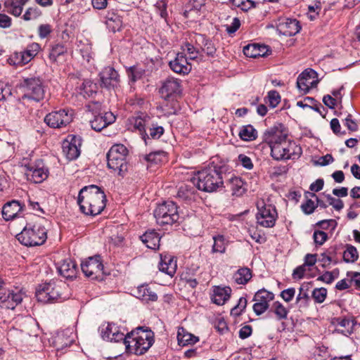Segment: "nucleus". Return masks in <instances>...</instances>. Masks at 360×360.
<instances>
[{"label": "nucleus", "instance_id": "1", "mask_svg": "<svg viewBox=\"0 0 360 360\" xmlns=\"http://www.w3.org/2000/svg\"><path fill=\"white\" fill-rule=\"evenodd\" d=\"M264 141L271 148V157L276 160H295L302 154V148L293 141L288 139L281 125L274 126L265 131Z\"/></svg>", "mask_w": 360, "mask_h": 360}, {"label": "nucleus", "instance_id": "2", "mask_svg": "<svg viewBox=\"0 0 360 360\" xmlns=\"http://www.w3.org/2000/svg\"><path fill=\"white\" fill-rule=\"evenodd\" d=\"M105 202L104 192L96 185L84 186L79 192L77 203L80 210L86 215L100 214L105 207Z\"/></svg>", "mask_w": 360, "mask_h": 360}, {"label": "nucleus", "instance_id": "3", "mask_svg": "<svg viewBox=\"0 0 360 360\" xmlns=\"http://www.w3.org/2000/svg\"><path fill=\"white\" fill-rule=\"evenodd\" d=\"M154 343V333L147 327L139 326L127 333L124 345L127 352L136 355L145 354Z\"/></svg>", "mask_w": 360, "mask_h": 360}, {"label": "nucleus", "instance_id": "4", "mask_svg": "<svg viewBox=\"0 0 360 360\" xmlns=\"http://www.w3.org/2000/svg\"><path fill=\"white\" fill-rule=\"evenodd\" d=\"M192 181L199 190L211 193L224 186V175L220 167L210 166L198 171Z\"/></svg>", "mask_w": 360, "mask_h": 360}, {"label": "nucleus", "instance_id": "5", "mask_svg": "<svg viewBox=\"0 0 360 360\" xmlns=\"http://www.w3.org/2000/svg\"><path fill=\"white\" fill-rule=\"evenodd\" d=\"M16 238L25 246L41 245L47 239V230L41 222L27 223L21 232L16 235Z\"/></svg>", "mask_w": 360, "mask_h": 360}, {"label": "nucleus", "instance_id": "6", "mask_svg": "<svg viewBox=\"0 0 360 360\" xmlns=\"http://www.w3.org/2000/svg\"><path fill=\"white\" fill-rule=\"evenodd\" d=\"M127 148L122 144L112 146L107 154L108 167L122 175L127 170L126 156Z\"/></svg>", "mask_w": 360, "mask_h": 360}, {"label": "nucleus", "instance_id": "7", "mask_svg": "<svg viewBox=\"0 0 360 360\" xmlns=\"http://www.w3.org/2000/svg\"><path fill=\"white\" fill-rule=\"evenodd\" d=\"M61 288V285L54 281L44 283L37 290L36 297L39 302L43 303L65 300L69 296L62 292Z\"/></svg>", "mask_w": 360, "mask_h": 360}, {"label": "nucleus", "instance_id": "8", "mask_svg": "<svg viewBox=\"0 0 360 360\" xmlns=\"http://www.w3.org/2000/svg\"><path fill=\"white\" fill-rule=\"evenodd\" d=\"M154 217L160 225L172 224L179 219L177 206L173 201H165L157 206Z\"/></svg>", "mask_w": 360, "mask_h": 360}, {"label": "nucleus", "instance_id": "9", "mask_svg": "<svg viewBox=\"0 0 360 360\" xmlns=\"http://www.w3.org/2000/svg\"><path fill=\"white\" fill-rule=\"evenodd\" d=\"M22 89L23 92L22 98L39 102L44 97V86L39 78L25 79L22 84Z\"/></svg>", "mask_w": 360, "mask_h": 360}, {"label": "nucleus", "instance_id": "10", "mask_svg": "<svg viewBox=\"0 0 360 360\" xmlns=\"http://www.w3.org/2000/svg\"><path fill=\"white\" fill-rule=\"evenodd\" d=\"M98 331L103 340L115 342H124L126 330L115 323H103L100 326Z\"/></svg>", "mask_w": 360, "mask_h": 360}, {"label": "nucleus", "instance_id": "11", "mask_svg": "<svg viewBox=\"0 0 360 360\" xmlns=\"http://www.w3.org/2000/svg\"><path fill=\"white\" fill-rule=\"evenodd\" d=\"M25 296L22 289L2 290L0 292V307L8 309H14L20 304Z\"/></svg>", "mask_w": 360, "mask_h": 360}, {"label": "nucleus", "instance_id": "12", "mask_svg": "<svg viewBox=\"0 0 360 360\" xmlns=\"http://www.w3.org/2000/svg\"><path fill=\"white\" fill-rule=\"evenodd\" d=\"M39 49V44L32 43L23 51L15 52L11 55L8 62L11 65L22 66L31 61L37 55Z\"/></svg>", "mask_w": 360, "mask_h": 360}, {"label": "nucleus", "instance_id": "13", "mask_svg": "<svg viewBox=\"0 0 360 360\" xmlns=\"http://www.w3.org/2000/svg\"><path fill=\"white\" fill-rule=\"evenodd\" d=\"M73 113L68 109H60L46 115L44 122L52 128L66 127L72 121Z\"/></svg>", "mask_w": 360, "mask_h": 360}, {"label": "nucleus", "instance_id": "14", "mask_svg": "<svg viewBox=\"0 0 360 360\" xmlns=\"http://www.w3.org/2000/svg\"><path fill=\"white\" fill-rule=\"evenodd\" d=\"M277 212L274 206L264 204L259 207L257 214V223L264 227L270 228L275 225L277 219Z\"/></svg>", "mask_w": 360, "mask_h": 360}, {"label": "nucleus", "instance_id": "15", "mask_svg": "<svg viewBox=\"0 0 360 360\" xmlns=\"http://www.w3.org/2000/svg\"><path fill=\"white\" fill-rule=\"evenodd\" d=\"M81 268L85 276L91 279H98L103 276V265L99 256L89 257L81 264Z\"/></svg>", "mask_w": 360, "mask_h": 360}, {"label": "nucleus", "instance_id": "16", "mask_svg": "<svg viewBox=\"0 0 360 360\" xmlns=\"http://www.w3.org/2000/svg\"><path fill=\"white\" fill-rule=\"evenodd\" d=\"M274 295L273 292L264 288L259 290L255 295L253 301L255 302L252 308L257 315H261L265 312L269 307V302L273 300Z\"/></svg>", "mask_w": 360, "mask_h": 360}, {"label": "nucleus", "instance_id": "17", "mask_svg": "<svg viewBox=\"0 0 360 360\" xmlns=\"http://www.w3.org/2000/svg\"><path fill=\"white\" fill-rule=\"evenodd\" d=\"M81 139L69 135L62 143L63 153L69 160L77 159L80 155Z\"/></svg>", "mask_w": 360, "mask_h": 360}, {"label": "nucleus", "instance_id": "18", "mask_svg": "<svg viewBox=\"0 0 360 360\" xmlns=\"http://www.w3.org/2000/svg\"><path fill=\"white\" fill-rule=\"evenodd\" d=\"M316 72L312 69H307L297 77V86L303 94L309 92L310 89L316 86L318 84Z\"/></svg>", "mask_w": 360, "mask_h": 360}, {"label": "nucleus", "instance_id": "19", "mask_svg": "<svg viewBox=\"0 0 360 360\" xmlns=\"http://www.w3.org/2000/svg\"><path fill=\"white\" fill-rule=\"evenodd\" d=\"M48 169L43 165L41 161L35 166L28 167L25 172L27 179L34 184H39L48 177Z\"/></svg>", "mask_w": 360, "mask_h": 360}, {"label": "nucleus", "instance_id": "20", "mask_svg": "<svg viewBox=\"0 0 360 360\" xmlns=\"http://www.w3.org/2000/svg\"><path fill=\"white\" fill-rule=\"evenodd\" d=\"M181 91L180 81L173 77L165 79L160 89L161 96L165 99L171 96L179 95Z\"/></svg>", "mask_w": 360, "mask_h": 360}, {"label": "nucleus", "instance_id": "21", "mask_svg": "<svg viewBox=\"0 0 360 360\" xmlns=\"http://www.w3.org/2000/svg\"><path fill=\"white\" fill-rule=\"evenodd\" d=\"M115 121V116L111 112H105L94 115V119L90 121V124L94 130L100 131Z\"/></svg>", "mask_w": 360, "mask_h": 360}, {"label": "nucleus", "instance_id": "22", "mask_svg": "<svg viewBox=\"0 0 360 360\" xmlns=\"http://www.w3.org/2000/svg\"><path fill=\"white\" fill-rule=\"evenodd\" d=\"M170 68L176 73L186 75L191 70V65L182 53H178L175 58L169 63Z\"/></svg>", "mask_w": 360, "mask_h": 360}, {"label": "nucleus", "instance_id": "23", "mask_svg": "<svg viewBox=\"0 0 360 360\" xmlns=\"http://www.w3.org/2000/svg\"><path fill=\"white\" fill-rule=\"evenodd\" d=\"M101 84L106 88L115 87L119 82V75L112 67H105L100 73Z\"/></svg>", "mask_w": 360, "mask_h": 360}, {"label": "nucleus", "instance_id": "24", "mask_svg": "<svg viewBox=\"0 0 360 360\" xmlns=\"http://www.w3.org/2000/svg\"><path fill=\"white\" fill-rule=\"evenodd\" d=\"M300 29L299 22L295 19H286L281 22L278 26L279 32L287 37L295 35Z\"/></svg>", "mask_w": 360, "mask_h": 360}, {"label": "nucleus", "instance_id": "25", "mask_svg": "<svg viewBox=\"0 0 360 360\" xmlns=\"http://www.w3.org/2000/svg\"><path fill=\"white\" fill-rule=\"evenodd\" d=\"M149 119L148 117H136L129 120V127L133 131H139L142 136V139L146 141V138L148 136L146 133V127L148 125Z\"/></svg>", "mask_w": 360, "mask_h": 360}, {"label": "nucleus", "instance_id": "26", "mask_svg": "<svg viewBox=\"0 0 360 360\" xmlns=\"http://www.w3.org/2000/svg\"><path fill=\"white\" fill-rule=\"evenodd\" d=\"M59 274L66 278H73L77 275V266L70 259H64L58 266Z\"/></svg>", "mask_w": 360, "mask_h": 360}, {"label": "nucleus", "instance_id": "27", "mask_svg": "<svg viewBox=\"0 0 360 360\" xmlns=\"http://www.w3.org/2000/svg\"><path fill=\"white\" fill-rule=\"evenodd\" d=\"M70 330L58 333L53 338V344L56 350H62L70 347L73 342V338L70 336Z\"/></svg>", "mask_w": 360, "mask_h": 360}, {"label": "nucleus", "instance_id": "28", "mask_svg": "<svg viewBox=\"0 0 360 360\" xmlns=\"http://www.w3.org/2000/svg\"><path fill=\"white\" fill-rule=\"evenodd\" d=\"M231 293L230 287L217 286L213 290L212 302L217 305H223L229 300Z\"/></svg>", "mask_w": 360, "mask_h": 360}, {"label": "nucleus", "instance_id": "29", "mask_svg": "<svg viewBox=\"0 0 360 360\" xmlns=\"http://www.w3.org/2000/svg\"><path fill=\"white\" fill-rule=\"evenodd\" d=\"M22 206L17 200H13L6 203L2 208L3 218L6 220H11L15 218L21 211Z\"/></svg>", "mask_w": 360, "mask_h": 360}, {"label": "nucleus", "instance_id": "30", "mask_svg": "<svg viewBox=\"0 0 360 360\" xmlns=\"http://www.w3.org/2000/svg\"><path fill=\"white\" fill-rule=\"evenodd\" d=\"M159 270L163 273L173 276L176 270V262L170 255L161 256L158 264Z\"/></svg>", "mask_w": 360, "mask_h": 360}, {"label": "nucleus", "instance_id": "31", "mask_svg": "<svg viewBox=\"0 0 360 360\" xmlns=\"http://www.w3.org/2000/svg\"><path fill=\"white\" fill-rule=\"evenodd\" d=\"M194 39L195 43L200 47V51L205 52L209 56H214L217 49L212 41L206 39L202 34H195Z\"/></svg>", "mask_w": 360, "mask_h": 360}, {"label": "nucleus", "instance_id": "32", "mask_svg": "<svg viewBox=\"0 0 360 360\" xmlns=\"http://www.w3.org/2000/svg\"><path fill=\"white\" fill-rule=\"evenodd\" d=\"M140 238L148 248L156 250L160 246V237L154 230L146 231Z\"/></svg>", "mask_w": 360, "mask_h": 360}, {"label": "nucleus", "instance_id": "33", "mask_svg": "<svg viewBox=\"0 0 360 360\" xmlns=\"http://www.w3.org/2000/svg\"><path fill=\"white\" fill-rule=\"evenodd\" d=\"M136 297L146 302H155L158 300L157 294L147 284L141 285L137 288Z\"/></svg>", "mask_w": 360, "mask_h": 360}, {"label": "nucleus", "instance_id": "34", "mask_svg": "<svg viewBox=\"0 0 360 360\" xmlns=\"http://www.w3.org/2000/svg\"><path fill=\"white\" fill-rule=\"evenodd\" d=\"M177 340L179 345L185 347L195 344L199 341V338L186 331L183 327H181L179 328L177 331Z\"/></svg>", "mask_w": 360, "mask_h": 360}, {"label": "nucleus", "instance_id": "35", "mask_svg": "<svg viewBox=\"0 0 360 360\" xmlns=\"http://www.w3.org/2000/svg\"><path fill=\"white\" fill-rule=\"evenodd\" d=\"M227 186L232 192V195L236 197L243 195L246 191L245 183L240 177L233 176L230 178L228 180Z\"/></svg>", "mask_w": 360, "mask_h": 360}, {"label": "nucleus", "instance_id": "36", "mask_svg": "<svg viewBox=\"0 0 360 360\" xmlns=\"http://www.w3.org/2000/svg\"><path fill=\"white\" fill-rule=\"evenodd\" d=\"M267 48L266 46L259 44H248L243 48L244 54L249 58H257L259 56H264Z\"/></svg>", "mask_w": 360, "mask_h": 360}, {"label": "nucleus", "instance_id": "37", "mask_svg": "<svg viewBox=\"0 0 360 360\" xmlns=\"http://www.w3.org/2000/svg\"><path fill=\"white\" fill-rule=\"evenodd\" d=\"M191 42H186L181 46L182 53L188 58V60H196L201 56L200 47L195 43V45Z\"/></svg>", "mask_w": 360, "mask_h": 360}, {"label": "nucleus", "instance_id": "38", "mask_svg": "<svg viewBox=\"0 0 360 360\" xmlns=\"http://www.w3.org/2000/svg\"><path fill=\"white\" fill-rule=\"evenodd\" d=\"M98 86L96 83H94L89 79H85L82 82V84L79 86V94L84 97H91L96 94Z\"/></svg>", "mask_w": 360, "mask_h": 360}, {"label": "nucleus", "instance_id": "39", "mask_svg": "<svg viewBox=\"0 0 360 360\" xmlns=\"http://www.w3.org/2000/svg\"><path fill=\"white\" fill-rule=\"evenodd\" d=\"M252 277L251 270L248 267H243L233 274V279L238 285H245Z\"/></svg>", "mask_w": 360, "mask_h": 360}, {"label": "nucleus", "instance_id": "40", "mask_svg": "<svg viewBox=\"0 0 360 360\" xmlns=\"http://www.w3.org/2000/svg\"><path fill=\"white\" fill-rule=\"evenodd\" d=\"M27 1L28 0H11L5 2V6L9 13L15 16H20L22 12L24 5Z\"/></svg>", "mask_w": 360, "mask_h": 360}, {"label": "nucleus", "instance_id": "41", "mask_svg": "<svg viewBox=\"0 0 360 360\" xmlns=\"http://www.w3.org/2000/svg\"><path fill=\"white\" fill-rule=\"evenodd\" d=\"M177 197L184 201L191 202L195 199L196 193L192 186L183 185L178 190Z\"/></svg>", "mask_w": 360, "mask_h": 360}, {"label": "nucleus", "instance_id": "42", "mask_svg": "<svg viewBox=\"0 0 360 360\" xmlns=\"http://www.w3.org/2000/svg\"><path fill=\"white\" fill-rule=\"evenodd\" d=\"M257 132L252 125L243 126L240 132L239 136L243 141H250L257 138Z\"/></svg>", "mask_w": 360, "mask_h": 360}, {"label": "nucleus", "instance_id": "43", "mask_svg": "<svg viewBox=\"0 0 360 360\" xmlns=\"http://www.w3.org/2000/svg\"><path fill=\"white\" fill-rule=\"evenodd\" d=\"M359 259V253L356 248L350 245H346V249L343 252V259L347 263H353Z\"/></svg>", "mask_w": 360, "mask_h": 360}, {"label": "nucleus", "instance_id": "44", "mask_svg": "<svg viewBox=\"0 0 360 360\" xmlns=\"http://www.w3.org/2000/svg\"><path fill=\"white\" fill-rule=\"evenodd\" d=\"M214 244L212 245V252L224 253L227 243L222 235H217L213 237Z\"/></svg>", "mask_w": 360, "mask_h": 360}, {"label": "nucleus", "instance_id": "45", "mask_svg": "<svg viewBox=\"0 0 360 360\" xmlns=\"http://www.w3.org/2000/svg\"><path fill=\"white\" fill-rule=\"evenodd\" d=\"M272 308L278 320L286 319L288 314L287 309L279 302H274Z\"/></svg>", "mask_w": 360, "mask_h": 360}, {"label": "nucleus", "instance_id": "46", "mask_svg": "<svg viewBox=\"0 0 360 360\" xmlns=\"http://www.w3.org/2000/svg\"><path fill=\"white\" fill-rule=\"evenodd\" d=\"M67 53V48L63 44H56L53 46L49 53V58L55 62L57 58Z\"/></svg>", "mask_w": 360, "mask_h": 360}, {"label": "nucleus", "instance_id": "47", "mask_svg": "<svg viewBox=\"0 0 360 360\" xmlns=\"http://www.w3.org/2000/svg\"><path fill=\"white\" fill-rule=\"evenodd\" d=\"M322 195H323L327 201L328 202V204L333 207L337 210L340 211L344 207V202L342 200L339 198H335L333 197L330 194H326L325 193H322Z\"/></svg>", "mask_w": 360, "mask_h": 360}, {"label": "nucleus", "instance_id": "48", "mask_svg": "<svg viewBox=\"0 0 360 360\" xmlns=\"http://www.w3.org/2000/svg\"><path fill=\"white\" fill-rule=\"evenodd\" d=\"M161 108L165 115L169 116L177 113L179 110V105L176 101H172L170 104L167 103L161 107Z\"/></svg>", "mask_w": 360, "mask_h": 360}, {"label": "nucleus", "instance_id": "49", "mask_svg": "<svg viewBox=\"0 0 360 360\" xmlns=\"http://www.w3.org/2000/svg\"><path fill=\"white\" fill-rule=\"evenodd\" d=\"M247 300L245 297H240L238 304L231 311V314L235 316H240L247 306Z\"/></svg>", "mask_w": 360, "mask_h": 360}, {"label": "nucleus", "instance_id": "50", "mask_svg": "<svg viewBox=\"0 0 360 360\" xmlns=\"http://www.w3.org/2000/svg\"><path fill=\"white\" fill-rule=\"evenodd\" d=\"M213 325L214 328L219 332V334H225L229 330L227 323L224 318H217L214 320Z\"/></svg>", "mask_w": 360, "mask_h": 360}, {"label": "nucleus", "instance_id": "51", "mask_svg": "<svg viewBox=\"0 0 360 360\" xmlns=\"http://www.w3.org/2000/svg\"><path fill=\"white\" fill-rule=\"evenodd\" d=\"M41 14V13L39 8L31 7L27 9L22 18L26 21L33 20L38 18Z\"/></svg>", "mask_w": 360, "mask_h": 360}, {"label": "nucleus", "instance_id": "52", "mask_svg": "<svg viewBox=\"0 0 360 360\" xmlns=\"http://www.w3.org/2000/svg\"><path fill=\"white\" fill-rule=\"evenodd\" d=\"M164 158H165V153L162 151H158L146 155L145 160L151 163L158 164Z\"/></svg>", "mask_w": 360, "mask_h": 360}, {"label": "nucleus", "instance_id": "53", "mask_svg": "<svg viewBox=\"0 0 360 360\" xmlns=\"http://www.w3.org/2000/svg\"><path fill=\"white\" fill-rule=\"evenodd\" d=\"M167 0H159L155 4V8L157 13L160 15L161 18L166 19L167 17Z\"/></svg>", "mask_w": 360, "mask_h": 360}, {"label": "nucleus", "instance_id": "54", "mask_svg": "<svg viewBox=\"0 0 360 360\" xmlns=\"http://www.w3.org/2000/svg\"><path fill=\"white\" fill-rule=\"evenodd\" d=\"M327 290L324 288H316L312 292V297L317 303H322L326 300Z\"/></svg>", "mask_w": 360, "mask_h": 360}, {"label": "nucleus", "instance_id": "55", "mask_svg": "<svg viewBox=\"0 0 360 360\" xmlns=\"http://www.w3.org/2000/svg\"><path fill=\"white\" fill-rule=\"evenodd\" d=\"M269 105L272 108H276L281 101V96L276 91H270L268 93Z\"/></svg>", "mask_w": 360, "mask_h": 360}, {"label": "nucleus", "instance_id": "56", "mask_svg": "<svg viewBox=\"0 0 360 360\" xmlns=\"http://www.w3.org/2000/svg\"><path fill=\"white\" fill-rule=\"evenodd\" d=\"M313 238L316 245H322L328 240V234L323 231H314Z\"/></svg>", "mask_w": 360, "mask_h": 360}, {"label": "nucleus", "instance_id": "57", "mask_svg": "<svg viewBox=\"0 0 360 360\" xmlns=\"http://www.w3.org/2000/svg\"><path fill=\"white\" fill-rule=\"evenodd\" d=\"M149 135L148 134L147 137L149 136L153 139H159L164 133V129L161 126L152 125L148 128Z\"/></svg>", "mask_w": 360, "mask_h": 360}, {"label": "nucleus", "instance_id": "58", "mask_svg": "<svg viewBox=\"0 0 360 360\" xmlns=\"http://www.w3.org/2000/svg\"><path fill=\"white\" fill-rule=\"evenodd\" d=\"M339 326L345 328V330H342L345 335L347 333L351 334L353 330L354 321L348 319H342L339 322Z\"/></svg>", "mask_w": 360, "mask_h": 360}, {"label": "nucleus", "instance_id": "59", "mask_svg": "<svg viewBox=\"0 0 360 360\" xmlns=\"http://www.w3.org/2000/svg\"><path fill=\"white\" fill-rule=\"evenodd\" d=\"M316 206L315 202L312 200H307L305 202L301 205L302 212L306 214H310L314 212Z\"/></svg>", "mask_w": 360, "mask_h": 360}, {"label": "nucleus", "instance_id": "60", "mask_svg": "<svg viewBox=\"0 0 360 360\" xmlns=\"http://www.w3.org/2000/svg\"><path fill=\"white\" fill-rule=\"evenodd\" d=\"M52 31L51 26L49 24L40 25L38 27V34L40 38H46Z\"/></svg>", "mask_w": 360, "mask_h": 360}, {"label": "nucleus", "instance_id": "61", "mask_svg": "<svg viewBox=\"0 0 360 360\" xmlns=\"http://www.w3.org/2000/svg\"><path fill=\"white\" fill-rule=\"evenodd\" d=\"M295 295V289L294 288H289L288 289L283 290L281 292V297L286 302H290Z\"/></svg>", "mask_w": 360, "mask_h": 360}, {"label": "nucleus", "instance_id": "62", "mask_svg": "<svg viewBox=\"0 0 360 360\" xmlns=\"http://www.w3.org/2000/svg\"><path fill=\"white\" fill-rule=\"evenodd\" d=\"M238 162L247 169L253 168V164L251 159L244 154L238 155Z\"/></svg>", "mask_w": 360, "mask_h": 360}, {"label": "nucleus", "instance_id": "63", "mask_svg": "<svg viewBox=\"0 0 360 360\" xmlns=\"http://www.w3.org/2000/svg\"><path fill=\"white\" fill-rule=\"evenodd\" d=\"M317 226L323 229H327L329 227H331L332 229H334L337 226V222L334 219H325L319 221L317 223Z\"/></svg>", "mask_w": 360, "mask_h": 360}, {"label": "nucleus", "instance_id": "64", "mask_svg": "<svg viewBox=\"0 0 360 360\" xmlns=\"http://www.w3.org/2000/svg\"><path fill=\"white\" fill-rule=\"evenodd\" d=\"M323 103L330 108H334L338 104V101L331 96V95H326L323 98Z\"/></svg>", "mask_w": 360, "mask_h": 360}]
</instances>
